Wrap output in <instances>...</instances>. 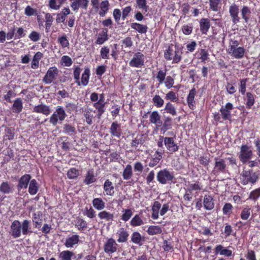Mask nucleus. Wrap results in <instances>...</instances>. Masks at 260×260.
I'll use <instances>...</instances> for the list:
<instances>
[{"instance_id":"1","label":"nucleus","mask_w":260,"mask_h":260,"mask_svg":"<svg viewBox=\"0 0 260 260\" xmlns=\"http://www.w3.org/2000/svg\"><path fill=\"white\" fill-rule=\"evenodd\" d=\"M182 52L179 47L173 44L169 45L167 50L164 53V57L168 60H173V63H178L182 58Z\"/></svg>"},{"instance_id":"2","label":"nucleus","mask_w":260,"mask_h":260,"mask_svg":"<svg viewBox=\"0 0 260 260\" xmlns=\"http://www.w3.org/2000/svg\"><path fill=\"white\" fill-rule=\"evenodd\" d=\"M259 172H253L252 170H243L241 175L242 183L247 185L249 183L254 184L258 179Z\"/></svg>"},{"instance_id":"3","label":"nucleus","mask_w":260,"mask_h":260,"mask_svg":"<svg viewBox=\"0 0 260 260\" xmlns=\"http://www.w3.org/2000/svg\"><path fill=\"white\" fill-rule=\"evenodd\" d=\"M67 116L64 109L61 106H57L55 111L50 118V122L53 125H56L58 120L63 121Z\"/></svg>"},{"instance_id":"4","label":"nucleus","mask_w":260,"mask_h":260,"mask_svg":"<svg viewBox=\"0 0 260 260\" xmlns=\"http://www.w3.org/2000/svg\"><path fill=\"white\" fill-rule=\"evenodd\" d=\"M157 179L160 183L165 184L168 182H172L174 179V176L173 173L170 172L167 169H164L158 172Z\"/></svg>"},{"instance_id":"5","label":"nucleus","mask_w":260,"mask_h":260,"mask_svg":"<svg viewBox=\"0 0 260 260\" xmlns=\"http://www.w3.org/2000/svg\"><path fill=\"white\" fill-rule=\"evenodd\" d=\"M59 71L56 67H51L47 71L46 75L43 78V82L46 84H49L56 79Z\"/></svg>"},{"instance_id":"6","label":"nucleus","mask_w":260,"mask_h":260,"mask_svg":"<svg viewBox=\"0 0 260 260\" xmlns=\"http://www.w3.org/2000/svg\"><path fill=\"white\" fill-rule=\"evenodd\" d=\"M252 156V151L250 147L246 145H242L239 155L240 161L245 164L248 160L251 158Z\"/></svg>"},{"instance_id":"7","label":"nucleus","mask_w":260,"mask_h":260,"mask_svg":"<svg viewBox=\"0 0 260 260\" xmlns=\"http://www.w3.org/2000/svg\"><path fill=\"white\" fill-rule=\"evenodd\" d=\"M226 165L223 159L215 157V166L212 174L214 175H217L220 173L225 172Z\"/></svg>"},{"instance_id":"8","label":"nucleus","mask_w":260,"mask_h":260,"mask_svg":"<svg viewBox=\"0 0 260 260\" xmlns=\"http://www.w3.org/2000/svg\"><path fill=\"white\" fill-rule=\"evenodd\" d=\"M144 55L141 52L136 53L129 61V64L131 67L135 68H141L144 66Z\"/></svg>"},{"instance_id":"9","label":"nucleus","mask_w":260,"mask_h":260,"mask_svg":"<svg viewBox=\"0 0 260 260\" xmlns=\"http://www.w3.org/2000/svg\"><path fill=\"white\" fill-rule=\"evenodd\" d=\"M234 109L233 104L228 103L224 106H222L220 109L221 115L223 120H230L231 119V111Z\"/></svg>"},{"instance_id":"10","label":"nucleus","mask_w":260,"mask_h":260,"mask_svg":"<svg viewBox=\"0 0 260 260\" xmlns=\"http://www.w3.org/2000/svg\"><path fill=\"white\" fill-rule=\"evenodd\" d=\"M229 13L234 24H237L240 21V17L238 16L239 13V7L235 4H233L229 8Z\"/></svg>"},{"instance_id":"11","label":"nucleus","mask_w":260,"mask_h":260,"mask_svg":"<svg viewBox=\"0 0 260 260\" xmlns=\"http://www.w3.org/2000/svg\"><path fill=\"white\" fill-rule=\"evenodd\" d=\"M117 244L115 241L112 239H109L104 245V251L106 253L110 254L117 250Z\"/></svg>"},{"instance_id":"12","label":"nucleus","mask_w":260,"mask_h":260,"mask_svg":"<svg viewBox=\"0 0 260 260\" xmlns=\"http://www.w3.org/2000/svg\"><path fill=\"white\" fill-rule=\"evenodd\" d=\"M72 2L71 7L74 11H77L79 7L82 8L86 10L88 7V0H70Z\"/></svg>"},{"instance_id":"13","label":"nucleus","mask_w":260,"mask_h":260,"mask_svg":"<svg viewBox=\"0 0 260 260\" xmlns=\"http://www.w3.org/2000/svg\"><path fill=\"white\" fill-rule=\"evenodd\" d=\"M31 176L29 174H25L21 176L18 180V183L17 185L18 190L19 191L23 188H27Z\"/></svg>"},{"instance_id":"14","label":"nucleus","mask_w":260,"mask_h":260,"mask_svg":"<svg viewBox=\"0 0 260 260\" xmlns=\"http://www.w3.org/2000/svg\"><path fill=\"white\" fill-rule=\"evenodd\" d=\"M164 144L169 152H175L178 149V147L175 143L173 138L165 137L164 138Z\"/></svg>"},{"instance_id":"15","label":"nucleus","mask_w":260,"mask_h":260,"mask_svg":"<svg viewBox=\"0 0 260 260\" xmlns=\"http://www.w3.org/2000/svg\"><path fill=\"white\" fill-rule=\"evenodd\" d=\"M12 236L16 238L21 235V224L18 220H14L11 225Z\"/></svg>"},{"instance_id":"16","label":"nucleus","mask_w":260,"mask_h":260,"mask_svg":"<svg viewBox=\"0 0 260 260\" xmlns=\"http://www.w3.org/2000/svg\"><path fill=\"white\" fill-rule=\"evenodd\" d=\"M110 132L112 136L119 138L121 136L120 125L117 122H113L110 128Z\"/></svg>"},{"instance_id":"17","label":"nucleus","mask_w":260,"mask_h":260,"mask_svg":"<svg viewBox=\"0 0 260 260\" xmlns=\"http://www.w3.org/2000/svg\"><path fill=\"white\" fill-rule=\"evenodd\" d=\"M33 112L48 115L50 113L51 109L48 106L44 104H40L34 107Z\"/></svg>"},{"instance_id":"18","label":"nucleus","mask_w":260,"mask_h":260,"mask_svg":"<svg viewBox=\"0 0 260 260\" xmlns=\"http://www.w3.org/2000/svg\"><path fill=\"white\" fill-rule=\"evenodd\" d=\"M229 53L236 58H241L245 53V49L242 47L235 48L229 51Z\"/></svg>"},{"instance_id":"19","label":"nucleus","mask_w":260,"mask_h":260,"mask_svg":"<svg viewBox=\"0 0 260 260\" xmlns=\"http://www.w3.org/2000/svg\"><path fill=\"white\" fill-rule=\"evenodd\" d=\"M110 4L108 1L105 0L102 1L100 4V10L99 12V14L101 17H104L106 15L109 10Z\"/></svg>"},{"instance_id":"20","label":"nucleus","mask_w":260,"mask_h":260,"mask_svg":"<svg viewBox=\"0 0 260 260\" xmlns=\"http://www.w3.org/2000/svg\"><path fill=\"white\" fill-rule=\"evenodd\" d=\"M96 180L93 170L92 169H90L87 171L83 180V182L87 185H89L95 182Z\"/></svg>"},{"instance_id":"21","label":"nucleus","mask_w":260,"mask_h":260,"mask_svg":"<svg viewBox=\"0 0 260 260\" xmlns=\"http://www.w3.org/2000/svg\"><path fill=\"white\" fill-rule=\"evenodd\" d=\"M196 94V90L194 88H192L187 96V102L189 108L193 109L195 107L194 96Z\"/></svg>"},{"instance_id":"22","label":"nucleus","mask_w":260,"mask_h":260,"mask_svg":"<svg viewBox=\"0 0 260 260\" xmlns=\"http://www.w3.org/2000/svg\"><path fill=\"white\" fill-rule=\"evenodd\" d=\"M150 122L160 126L162 125V121L160 119V116L157 111H153L151 113L149 118Z\"/></svg>"},{"instance_id":"23","label":"nucleus","mask_w":260,"mask_h":260,"mask_svg":"<svg viewBox=\"0 0 260 260\" xmlns=\"http://www.w3.org/2000/svg\"><path fill=\"white\" fill-rule=\"evenodd\" d=\"M200 26L202 34H207L210 27L209 20L207 18H202L200 21Z\"/></svg>"},{"instance_id":"24","label":"nucleus","mask_w":260,"mask_h":260,"mask_svg":"<svg viewBox=\"0 0 260 260\" xmlns=\"http://www.w3.org/2000/svg\"><path fill=\"white\" fill-rule=\"evenodd\" d=\"M13 186L7 181L3 182L0 185V191L5 194H9L13 192Z\"/></svg>"},{"instance_id":"25","label":"nucleus","mask_w":260,"mask_h":260,"mask_svg":"<svg viewBox=\"0 0 260 260\" xmlns=\"http://www.w3.org/2000/svg\"><path fill=\"white\" fill-rule=\"evenodd\" d=\"M204 206L206 210H210L214 207L213 199L210 196L205 195L204 198Z\"/></svg>"},{"instance_id":"26","label":"nucleus","mask_w":260,"mask_h":260,"mask_svg":"<svg viewBox=\"0 0 260 260\" xmlns=\"http://www.w3.org/2000/svg\"><path fill=\"white\" fill-rule=\"evenodd\" d=\"M79 236L77 235H73L72 237L67 239L64 245L67 248L72 247L74 245L79 242Z\"/></svg>"},{"instance_id":"27","label":"nucleus","mask_w":260,"mask_h":260,"mask_svg":"<svg viewBox=\"0 0 260 260\" xmlns=\"http://www.w3.org/2000/svg\"><path fill=\"white\" fill-rule=\"evenodd\" d=\"M131 26L132 28L135 29L140 34H146L148 29L147 25L138 23H133L131 24Z\"/></svg>"},{"instance_id":"28","label":"nucleus","mask_w":260,"mask_h":260,"mask_svg":"<svg viewBox=\"0 0 260 260\" xmlns=\"http://www.w3.org/2000/svg\"><path fill=\"white\" fill-rule=\"evenodd\" d=\"M23 108L22 101L20 98H17L14 102L12 106L13 112L15 113H19Z\"/></svg>"},{"instance_id":"29","label":"nucleus","mask_w":260,"mask_h":260,"mask_svg":"<svg viewBox=\"0 0 260 260\" xmlns=\"http://www.w3.org/2000/svg\"><path fill=\"white\" fill-rule=\"evenodd\" d=\"M104 189L106 194L109 196H113L114 193V186L112 182L108 179L106 180L104 185Z\"/></svg>"},{"instance_id":"30","label":"nucleus","mask_w":260,"mask_h":260,"mask_svg":"<svg viewBox=\"0 0 260 260\" xmlns=\"http://www.w3.org/2000/svg\"><path fill=\"white\" fill-rule=\"evenodd\" d=\"M215 251L216 254L219 252L220 255H225L228 257L231 256L232 254L231 250L227 249H223V247L221 245H217L215 248Z\"/></svg>"},{"instance_id":"31","label":"nucleus","mask_w":260,"mask_h":260,"mask_svg":"<svg viewBox=\"0 0 260 260\" xmlns=\"http://www.w3.org/2000/svg\"><path fill=\"white\" fill-rule=\"evenodd\" d=\"M38 189L39 187L37 181L35 179L31 180L28 186V192L31 195H34L37 193Z\"/></svg>"},{"instance_id":"32","label":"nucleus","mask_w":260,"mask_h":260,"mask_svg":"<svg viewBox=\"0 0 260 260\" xmlns=\"http://www.w3.org/2000/svg\"><path fill=\"white\" fill-rule=\"evenodd\" d=\"M241 13L242 18L244 20L245 22L247 23L251 14L250 8L247 6H243L241 10Z\"/></svg>"},{"instance_id":"33","label":"nucleus","mask_w":260,"mask_h":260,"mask_svg":"<svg viewBox=\"0 0 260 260\" xmlns=\"http://www.w3.org/2000/svg\"><path fill=\"white\" fill-rule=\"evenodd\" d=\"M117 234L119 235V238L117 240L118 242H125L127 241L128 234L123 228H121Z\"/></svg>"},{"instance_id":"34","label":"nucleus","mask_w":260,"mask_h":260,"mask_svg":"<svg viewBox=\"0 0 260 260\" xmlns=\"http://www.w3.org/2000/svg\"><path fill=\"white\" fill-rule=\"evenodd\" d=\"M107 32V29L105 28L103 29L102 33L99 34V36L95 42L97 44L101 45L108 40Z\"/></svg>"},{"instance_id":"35","label":"nucleus","mask_w":260,"mask_h":260,"mask_svg":"<svg viewBox=\"0 0 260 260\" xmlns=\"http://www.w3.org/2000/svg\"><path fill=\"white\" fill-rule=\"evenodd\" d=\"M42 215L41 212L38 213H35L33 214L32 221L34 225L37 228L41 227L42 223V220L40 218V216Z\"/></svg>"},{"instance_id":"36","label":"nucleus","mask_w":260,"mask_h":260,"mask_svg":"<svg viewBox=\"0 0 260 260\" xmlns=\"http://www.w3.org/2000/svg\"><path fill=\"white\" fill-rule=\"evenodd\" d=\"M42 57L43 54L40 52H38L35 54L31 62V68L32 69H36L38 68L39 60Z\"/></svg>"},{"instance_id":"37","label":"nucleus","mask_w":260,"mask_h":260,"mask_svg":"<svg viewBox=\"0 0 260 260\" xmlns=\"http://www.w3.org/2000/svg\"><path fill=\"white\" fill-rule=\"evenodd\" d=\"M92 204L93 207L99 210H102L105 207V203L101 198H95L92 201Z\"/></svg>"},{"instance_id":"38","label":"nucleus","mask_w":260,"mask_h":260,"mask_svg":"<svg viewBox=\"0 0 260 260\" xmlns=\"http://www.w3.org/2000/svg\"><path fill=\"white\" fill-rule=\"evenodd\" d=\"M90 76V70L89 68H86L84 70L83 73L82 75L81 83L83 86H86L88 84L89 82Z\"/></svg>"},{"instance_id":"39","label":"nucleus","mask_w":260,"mask_h":260,"mask_svg":"<svg viewBox=\"0 0 260 260\" xmlns=\"http://www.w3.org/2000/svg\"><path fill=\"white\" fill-rule=\"evenodd\" d=\"M246 100L247 108L250 109L255 103L254 95L251 92H247L246 94Z\"/></svg>"},{"instance_id":"40","label":"nucleus","mask_w":260,"mask_h":260,"mask_svg":"<svg viewBox=\"0 0 260 260\" xmlns=\"http://www.w3.org/2000/svg\"><path fill=\"white\" fill-rule=\"evenodd\" d=\"M63 132L72 136L76 134V128L70 124H64L63 127Z\"/></svg>"},{"instance_id":"41","label":"nucleus","mask_w":260,"mask_h":260,"mask_svg":"<svg viewBox=\"0 0 260 260\" xmlns=\"http://www.w3.org/2000/svg\"><path fill=\"white\" fill-rule=\"evenodd\" d=\"M147 232L149 235H154L160 234L162 230L159 226L151 225L148 228Z\"/></svg>"},{"instance_id":"42","label":"nucleus","mask_w":260,"mask_h":260,"mask_svg":"<svg viewBox=\"0 0 260 260\" xmlns=\"http://www.w3.org/2000/svg\"><path fill=\"white\" fill-rule=\"evenodd\" d=\"M131 240L133 243L141 246L142 245L141 242L143 240L140 234L136 232L133 233L131 237Z\"/></svg>"},{"instance_id":"43","label":"nucleus","mask_w":260,"mask_h":260,"mask_svg":"<svg viewBox=\"0 0 260 260\" xmlns=\"http://www.w3.org/2000/svg\"><path fill=\"white\" fill-rule=\"evenodd\" d=\"M132 167L130 165H127L123 172V177L125 180L129 179L132 176Z\"/></svg>"},{"instance_id":"44","label":"nucleus","mask_w":260,"mask_h":260,"mask_svg":"<svg viewBox=\"0 0 260 260\" xmlns=\"http://www.w3.org/2000/svg\"><path fill=\"white\" fill-rule=\"evenodd\" d=\"M99 216L101 219H106L108 221L113 220L114 217L112 214H111L109 212H108L106 211L100 212L99 213Z\"/></svg>"},{"instance_id":"45","label":"nucleus","mask_w":260,"mask_h":260,"mask_svg":"<svg viewBox=\"0 0 260 260\" xmlns=\"http://www.w3.org/2000/svg\"><path fill=\"white\" fill-rule=\"evenodd\" d=\"M74 255V253L69 250L62 251L59 254V257L61 260H71L72 257Z\"/></svg>"},{"instance_id":"46","label":"nucleus","mask_w":260,"mask_h":260,"mask_svg":"<svg viewBox=\"0 0 260 260\" xmlns=\"http://www.w3.org/2000/svg\"><path fill=\"white\" fill-rule=\"evenodd\" d=\"M165 110L168 113L171 114L172 116H176L177 112L175 107L170 102L166 104Z\"/></svg>"},{"instance_id":"47","label":"nucleus","mask_w":260,"mask_h":260,"mask_svg":"<svg viewBox=\"0 0 260 260\" xmlns=\"http://www.w3.org/2000/svg\"><path fill=\"white\" fill-rule=\"evenodd\" d=\"M81 70L79 66H76L75 67L73 72L74 78L76 80V83L78 86L81 85V82L79 80Z\"/></svg>"},{"instance_id":"48","label":"nucleus","mask_w":260,"mask_h":260,"mask_svg":"<svg viewBox=\"0 0 260 260\" xmlns=\"http://www.w3.org/2000/svg\"><path fill=\"white\" fill-rule=\"evenodd\" d=\"M142 224L143 221L138 215H136L131 221V224L133 226H139Z\"/></svg>"},{"instance_id":"49","label":"nucleus","mask_w":260,"mask_h":260,"mask_svg":"<svg viewBox=\"0 0 260 260\" xmlns=\"http://www.w3.org/2000/svg\"><path fill=\"white\" fill-rule=\"evenodd\" d=\"M143 136V135H140L135 138L132 142V146L137 147L139 144H143L145 142Z\"/></svg>"},{"instance_id":"50","label":"nucleus","mask_w":260,"mask_h":260,"mask_svg":"<svg viewBox=\"0 0 260 260\" xmlns=\"http://www.w3.org/2000/svg\"><path fill=\"white\" fill-rule=\"evenodd\" d=\"M152 100L154 105L158 108L161 107L164 105V100L158 95H155Z\"/></svg>"},{"instance_id":"51","label":"nucleus","mask_w":260,"mask_h":260,"mask_svg":"<svg viewBox=\"0 0 260 260\" xmlns=\"http://www.w3.org/2000/svg\"><path fill=\"white\" fill-rule=\"evenodd\" d=\"M123 212H124V213L121 216V219L124 221H126L128 220L132 216V211L131 210V209H124L123 210Z\"/></svg>"},{"instance_id":"52","label":"nucleus","mask_w":260,"mask_h":260,"mask_svg":"<svg viewBox=\"0 0 260 260\" xmlns=\"http://www.w3.org/2000/svg\"><path fill=\"white\" fill-rule=\"evenodd\" d=\"M67 175L68 178L71 179H75L79 175V171L75 168H71L68 171Z\"/></svg>"},{"instance_id":"53","label":"nucleus","mask_w":260,"mask_h":260,"mask_svg":"<svg viewBox=\"0 0 260 260\" xmlns=\"http://www.w3.org/2000/svg\"><path fill=\"white\" fill-rule=\"evenodd\" d=\"M29 225V222L27 220H24L22 223L21 224V229H22V234L24 235H26L28 234L29 232H30L28 230Z\"/></svg>"},{"instance_id":"54","label":"nucleus","mask_w":260,"mask_h":260,"mask_svg":"<svg viewBox=\"0 0 260 260\" xmlns=\"http://www.w3.org/2000/svg\"><path fill=\"white\" fill-rule=\"evenodd\" d=\"M83 115L85 118L86 123L89 125H91L92 124V118L93 116L91 114L90 111L88 110L85 111Z\"/></svg>"},{"instance_id":"55","label":"nucleus","mask_w":260,"mask_h":260,"mask_svg":"<svg viewBox=\"0 0 260 260\" xmlns=\"http://www.w3.org/2000/svg\"><path fill=\"white\" fill-rule=\"evenodd\" d=\"M220 0H209L210 8L214 11H218Z\"/></svg>"},{"instance_id":"56","label":"nucleus","mask_w":260,"mask_h":260,"mask_svg":"<svg viewBox=\"0 0 260 260\" xmlns=\"http://www.w3.org/2000/svg\"><path fill=\"white\" fill-rule=\"evenodd\" d=\"M146 0H136V3L139 9L147 11L148 6L147 5Z\"/></svg>"},{"instance_id":"57","label":"nucleus","mask_w":260,"mask_h":260,"mask_svg":"<svg viewBox=\"0 0 260 260\" xmlns=\"http://www.w3.org/2000/svg\"><path fill=\"white\" fill-rule=\"evenodd\" d=\"M93 106L94 108H95L96 109L98 110V113L96 115V117L99 119H100L101 118V116L105 112V106H102V105H98V104H94Z\"/></svg>"},{"instance_id":"58","label":"nucleus","mask_w":260,"mask_h":260,"mask_svg":"<svg viewBox=\"0 0 260 260\" xmlns=\"http://www.w3.org/2000/svg\"><path fill=\"white\" fill-rule=\"evenodd\" d=\"M166 99L172 102H176L178 101V98L173 91H169L166 95Z\"/></svg>"},{"instance_id":"59","label":"nucleus","mask_w":260,"mask_h":260,"mask_svg":"<svg viewBox=\"0 0 260 260\" xmlns=\"http://www.w3.org/2000/svg\"><path fill=\"white\" fill-rule=\"evenodd\" d=\"M58 41L63 47H67L69 45V42L67 39L66 36H62L58 39Z\"/></svg>"},{"instance_id":"60","label":"nucleus","mask_w":260,"mask_h":260,"mask_svg":"<svg viewBox=\"0 0 260 260\" xmlns=\"http://www.w3.org/2000/svg\"><path fill=\"white\" fill-rule=\"evenodd\" d=\"M109 49L107 47H104L101 50V56L103 59H109Z\"/></svg>"},{"instance_id":"61","label":"nucleus","mask_w":260,"mask_h":260,"mask_svg":"<svg viewBox=\"0 0 260 260\" xmlns=\"http://www.w3.org/2000/svg\"><path fill=\"white\" fill-rule=\"evenodd\" d=\"M250 208H244L242 211L241 214V217L243 220L247 219L250 215Z\"/></svg>"},{"instance_id":"62","label":"nucleus","mask_w":260,"mask_h":260,"mask_svg":"<svg viewBox=\"0 0 260 260\" xmlns=\"http://www.w3.org/2000/svg\"><path fill=\"white\" fill-rule=\"evenodd\" d=\"M5 137L10 140L13 139L14 129L12 127H8L6 128Z\"/></svg>"},{"instance_id":"63","label":"nucleus","mask_w":260,"mask_h":260,"mask_svg":"<svg viewBox=\"0 0 260 260\" xmlns=\"http://www.w3.org/2000/svg\"><path fill=\"white\" fill-rule=\"evenodd\" d=\"M61 61L66 67H70L73 63V61L71 57L67 55H64L62 57Z\"/></svg>"},{"instance_id":"64","label":"nucleus","mask_w":260,"mask_h":260,"mask_svg":"<svg viewBox=\"0 0 260 260\" xmlns=\"http://www.w3.org/2000/svg\"><path fill=\"white\" fill-rule=\"evenodd\" d=\"M259 196L260 188L256 189L255 190L251 192L249 196V198L255 200L257 199Z\"/></svg>"}]
</instances>
